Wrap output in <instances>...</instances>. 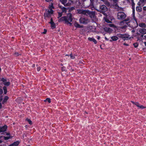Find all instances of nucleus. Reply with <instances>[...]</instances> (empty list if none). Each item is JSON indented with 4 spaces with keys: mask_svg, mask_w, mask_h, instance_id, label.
Masks as SVG:
<instances>
[{
    "mask_svg": "<svg viewBox=\"0 0 146 146\" xmlns=\"http://www.w3.org/2000/svg\"><path fill=\"white\" fill-rule=\"evenodd\" d=\"M8 98L9 97L7 96H5L3 101L2 104H4L5 103H6Z\"/></svg>",
    "mask_w": 146,
    "mask_h": 146,
    "instance_id": "obj_21",
    "label": "nucleus"
},
{
    "mask_svg": "<svg viewBox=\"0 0 146 146\" xmlns=\"http://www.w3.org/2000/svg\"><path fill=\"white\" fill-rule=\"evenodd\" d=\"M88 39L90 41L93 42L95 44H96L97 43V42L96 40L93 38L89 37L88 38Z\"/></svg>",
    "mask_w": 146,
    "mask_h": 146,
    "instance_id": "obj_19",
    "label": "nucleus"
},
{
    "mask_svg": "<svg viewBox=\"0 0 146 146\" xmlns=\"http://www.w3.org/2000/svg\"><path fill=\"white\" fill-rule=\"evenodd\" d=\"M139 32L141 34H146V29L145 28H140L139 29Z\"/></svg>",
    "mask_w": 146,
    "mask_h": 146,
    "instance_id": "obj_9",
    "label": "nucleus"
},
{
    "mask_svg": "<svg viewBox=\"0 0 146 146\" xmlns=\"http://www.w3.org/2000/svg\"><path fill=\"white\" fill-rule=\"evenodd\" d=\"M106 21L108 23H110L111 22V21L109 20H106Z\"/></svg>",
    "mask_w": 146,
    "mask_h": 146,
    "instance_id": "obj_48",
    "label": "nucleus"
},
{
    "mask_svg": "<svg viewBox=\"0 0 146 146\" xmlns=\"http://www.w3.org/2000/svg\"><path fill=\"white\" fill-rule=\"evenodd\" d=\"M100 36H98L97 37V39L98 40H99L100 39Z\"/></svg>",
    "mask_w": 146,
    "mask_h": 146,
    "instance_id": "obj_59",
    "label": "nucleus"
},
{
    "mask_svg": "<svg viewBox=\"0 0 146 146\" xmlns=\"http://www.w3.org/2000/svg\"><path fill=\"white\" fill-rule=\"evenodd\" d=\"M54 22L53 21V19L52 18H51L50 19V21L49 22V23H54Z\"/></svg>",
    "mask_w": 146,
    "mask_h": 146,
    "instance_id": "obj_41",
    "label": "nucleus"
},
{
    "mask_svg": "<svg viewBox=\"0 0 146 146\" xmlns=\"http://www.w3.org/2000/svg\"><path fill=\"white\" fill-rule=\"evenodd\" d=\"M3 84L5 86H9L10 85V82H5L4 83H3Z\"/></svg>",
    "mask_w": 146,
    "mask_h": 146,
    "instance_id": "obj_25",
    "label": "nucleus"
},
{
    "mask_svg": "<svg viewBox=\"0 0 146 146\" xmlns=\"http://www.w3.org/2000/svg\"><path fill=\"white\" fill-rule=\"evenodd\" d=\"M143 35H144L143 34H142L141 35V37H143Z\"/></svg>",
    "mask_w": 146,
    "mask_h": 146,
    "instance_id": "obj_63",
    "label": "nucleus"
},
{
    "mask_svg": "<svg viewBox=\"0 0 146 146\" xmlns=\"http://www.w3.org/2000/svg\"><path fill=\"white\" fill-rule=\"evenodd\" d=\"M118 39V37L116 36H113L111 37V39L110 40V41H116Z\"/></svg>",
    "mask_w": 146,
    "mask_h": 146,
    "instance_id": "obj_13",
    "label": "nucleus"
},
{
    "mask_svg": "<svg viewBox=\"0 0 146 146\" xmlns=\"http://www.w3.org/2000/svg\"><path fill=\"white\" fill-rule=\"evenodd\" d=\"M80 22L84 24H86L90 22V21L87 18L81 17L79 19Z\"/></svg>",
    "mask_w": 146,
    "mask_h": 146,
    "instance_id": "obj_5",
    "label": "nucleus"
},
{
    "mask_svg": "<svg viewBox=\"0 0 146 146\" xmlns=\"http://www.w3.org/2000/svg\"><path fill=\"white\" fill-rule=\"evenodd\" d=\"M72 3L74 4H76L77 3H79V0H68Z\"/></svg>",
    "mask_w": 146,
    "mask_h": 146,
    "instance_id": "obj_17",
    "label": "nucleus"
},
{
    "mask_svg": "<svg viewBox=\"0 0 146 146\" xmlns=\"http://www.w3.org/2000/svg\"><path fill=\"white\" fill-rule=\"evenodd\" d=\"M105 40H108V38H106V37H105Z\"/></svg>",
    "mask_w": 146,
    "mask_h": 146,
    "instance_id": "obj_58",
    "label": "nucleus"
},
{
    "mask_svg": "<svg viewBox=\"0 0 146 146\" xmlns=\"http://www.w3.org/2000/svg\"><path fill=\"white\" fill-rule=\"evenodd\" d=\"M127 27V25H125V26H123V27H121V28L123 29L124 28H126Z\"/></svg>",
    "mask_w": 146,
    "mask_h": 146,
    "instance_id": "obj_51",
    "label": "nucleus"
},
{
    "mask_svg": "<svg viewBox=\"0 0 146 146\" xmlns=\"http://www.w3.org/2000/svg\"><path fill=\"white\" fill-rule=\"evenodd\" d=\"M131 102L133 104L136 105L140 109H143L146 108V106L144 107L142 105H140L139 104L138 102H135L133 101H131Z\"/></svg>",
    "mask_w": 146,
    "mask_h": 146,
    "instance_id": "obj_8",
    "label": "nucleus"
},
{
    "mask_svg": "<svg viewBox=\"0 0 146 146\" xmlns=\"http://www.w3.org/2000/svg\"><path fill=\"white\" fill-rule=\"evenodd\" d=\"M3 100L2 96H0V102H1Z\"/></svg>",
    "mask_w": 146,
    "mask_h": 146,
    "instance_id": "obj_44",
    "label": "nucleus"
},
{
    "mask_svg": "<svg viewBox=\"0 0 146 146\" xmlns=\"http://www.w3.org/2000/svg\"><path fill=\"white\" fill-rule=\"evenodd\" d=\"M133 45L135 47L137 48L138 46V44L136 42L134 43Z\"/></svg>",
    "mask_w": 146,
    "mask_h": 146,
    "instance_id": "obj_34",
    "label": "nucleus"
},
{
    "mask_svg": "<svg viewBox=\"0 0 146 146\" xmlns=\"http://www.w3.org/2000/svg\"><path fill=\"white\" fill-rule=\"evenodd\" d=\"M136 10L137 12H140L142 11V8L139 6H137L136 8Z\"/></svg>",
    "mask_w": 146,
    "mask_h": 146,
    "instance_id": "obj_20",
    "label": "nucleus"
},
{
    "mask_svg": "<svg viewBox=\"0 0 146 146\" xmlns=\"http://www.w3.org/2000/svg\"><path fill=\"white\" fill-rule=\"evenodd\" d=\"M14 54L16 55V56H18L19 55H21V54H19V53L17 52H15L14 53Z\"/></svg>",
    "mask_w": 146,
    "mask_h": 146,
    "instance_id": "obj_37",
    "label": "nucleus"
},
{
    "mask_svg": "<svg viewBox=\"0 0 146 146\" xmlns=\"http://www.w3.org/2000/svg\"><path fill=\"white\" fill-rule=\"evenodd\" d=\"M104 3L107 6L109 7L110 5V3L106 0H105L104 1Z\"/></svg>",
    "mask_w": 146,
    "mask_h": 146,
    "instance_id": "obj_22",
    "label": "nucleus"
},
{
    "mask_svg": "<svg viewBox=\"0 0 146 146\" xmlns=\"http://www.w3.org/2000/svg\"><path fill=\"white\" fill-rule=\"evenodd\" d=\"M27 120L30 124L31 125L32 124V122L30 119H27Z\"/></svg>",
    "mask_w": 146,
    "mask_h": 146,
    "instance_id": "obj_36",
    "label": "nucleus"
},
{
    "mask_svg": "<svg viewBox=\"0 0 146 146\" xmlns=\"http://www.w3.org/2000/svg\"><path fill=\"white\" fill-rule=\"evenodd\" d=\"M74 26L77 28H81L83 27V25H80L78 23L75 22L74 23Z\"/></svg>",
    "mask_w": 146,
    "mask_h": 146,
    "instance_id": "obj_15",
    "label": "nucleus"
},
{
    "mask_svg": "<svg viewBox=\"0 0 146 146\" xmlns=\"http://www.w3.org/2000/svg\"><path fill=\"white\" fill-rule=\"evenodd\" d=\"M139 26L142 28H145L146 27V25L145 24L143 23H141L139 24Z\"/></svg>",
    "mask_w": 146,
    "mask_h": 146,
    "instance_id": "obj_18",
    "label": "nucleus"
},
{
    "mask_svg": "<svg viewBox=\"0 0 146 146\" xmlns=\"http://www.w3.org/2000/svg\"><path fill=\"white\" fill-rule=\"evenodd\" d=\"M1 80L3 81L4 83L7 81V80L6 79L3 78H1Z\"/></svg>",
    "mask_w": 146,
    "mask_h": 146,
    "instance_id": "obj_32",
    "label": "nucleus"
},
{
    "mask_svg": "<svg viewBox=\"0 0 146 146\" xmlns=\"http://www.w3.org/2000/svg\"><path fill=\"white\" fill-rule=\"evenodd\" d=\"M78 12L79 14H88L90 15L92 14V12H91L88 10H83L82 9H79L78 10Z\"/></svg>",
    "mask_w": 146,
    "mask_h": 146,
    "instance_id": "obj_6",
    "label": "nucleus"
},
{
    "mask_svg": "<svg viewBox=\"0 0 146 146\" xmlns=\"http://www.w3.org/2000/svg\"><path fill=\"white\" fill-rule=\"evenodd\" d=\"M47 32V30L46 29H44V31L42 33L43 34H46Z\"/></svg>",
    "mask_w": 146,
    "mask_h": 146,
    "instance_id": "obj_39",
    "label": "nucleus"
},
{
    "mask_svg": "<svg viewBox=\"0 0 146 146\" xmlns=\"http://www.w3.org/2000/svg\"><path fill=\"white\" fill-rule=\"evenodd\" d=\"M19 142L18 141L14 142L13 143L9 145L10 146H17L19 144Z\"/></svg>",
    "mask_w": 146,
    "mask_h": 146,
    "instance_id": "obj_16",
    "label": "nucleus"
},
{
    "mask_svg": "<svg viewBox=\"0 0 146 146\" xmlns=\"http://www.w3.org/2000/svg\"><path fill=\"white\" fill-rule=\"evenodd\" d=\"M90 1L92 5L94 3V0H90Z\"/></svg>",
    "mask_w": 146,
    "mask_h": 146,
    "instance_id": "obj_45",
    "label": "nucleus"
},
{
    "mask_svg": "<svg viewBox=\"0 0 146 146\" xmlns=\"http://www.w3.org/2000/svg\"><path fill=\"white\" fill-rule=\"evenodd\" d=\"M67 0H60V1L62 3L65 5V4L67 2Z\"/></svg>",
    "mask_w": 146,
    "mask_h": 146,
    "instance_id": "obj_30",
    "label": "nucleus"
},
{
    "mask_svg": "<svg viewBox=\"0 0 146 146\" xmlns=\"http://www.w3.org/2000/svg\"><path fill=\"white\" fill-rule=\"evenodd\" d=\"M131 32L132 33H134L135 32V31L134 29L133 30H132L131 31Z\"/></svg>",
    "mask_w": 146,
    "mask_h": 146,
    "instance_id": "obj_55",
    "label": "nucleus"
},
{
    "mask_svg": "<svg viewBox=\"0 0 146 146\" xmlns=\"http://www.w3.org/2000/svg\"><path fill=\"white\" fill-rule=\"evenodd\" d=\"M117 36L118 37L122 38L124 40H129L131 38L129 37L130 35L126 34H117Z\"/></svg>",
    "mask_w": 146,
    "mask_h": 146,
    "instance_id": "obj_3",
    "label": "nucleus"
},
{
    "mask_svg": "<svg viewBox=\"0 0 146 146\" xmlns=\"http://www.w3.org/2000/svg\"><path fill=\"white\" fill-rule=\"evenodd\" d=\"M110 28L105 27L104 28V29L105 31L108 32L110 31Z\"/></svg>",
    "mask_w": 146,
    "mask_h": 146,
    "instance_id": "obj_27",
    "label": "nucleus"
},
{
    "mask_svg": "<svg viewBox=\"0 0 146 146\" xmlns=\"http://www.w3.org/2000/svg\"><path fill=\"white\" fill-rule=\"evenodd\" d=\"M51 14L49 12V10H46L44 13V19H46V18H49L51 17Z\"/></svg>",
    "mask_w": 146,
    "mask_h": 146,
    "instance_id": "obj_7",
    "label": "nucleus"
},
{
    "mask_svg": "<svg viewBox=\"0 0 146 146\" xmlns=\"http://www.w3.org/2000/svg\"><path fill=\"white\" fill-rule=\"evenodd\" d=\"M35 64H33L32 65V67L33 68V67H35Z\"/></svg>",
    "mask_w": 146,
    "mask_h": 146,
    "instance_id": "obj_60",
    "label": "nucleus"
},
{
    "mask_svg": "<svg viewBox=\"0 0 146 146\" xmlns=\"http://www.w3.org/2000/svg\"><path fill=\"white\" fill-rule=\"evenodd\" d=\"M116 7V8H115L116 9H117V11H123V8H122L121 7H119V6L117 5H117L116 6H115Z\"/></svg>",
    "mask_w": 146,
    "mask_h": 146,
    "instance_id": "obj_23",
    "label": "nucleus"
},
{
    "mask_svg": "<svg viewBox=\"0 0 146 146\" xmlns=\"http://www.w3.org/2000/svg\"><path fill=\"white\" fill-rule=\"evenodd\" d=\"M143 10L144 11H146V6L143 7Z\"/></svg>",
    "mask_w": 146,
    "mask_h": 146,
    "instance_id": "obj_50",
    "label": "nucleus"
},
{
    "mask_svg": "<svg viewBox=\"0 0 146 146\" xmlns=\"http://www.w3.org/2000/svg\"><path fill=\"white\" fill-rule=\"evenodd\" d=\"M3 89L4 91V94H6L7 92L6 87L5 86H4L3 87Z\"/></svg>",
    "mask_w": 146,
    "mask_h": 146,
    "instance_id": "obj_26",
    "label": "nucleus"
},
{
    "mask_svg": "<svg viewBox=\"0 0 146 146\" xmlns=\"http://www.w3.org/2000/svg\"><path fill=\"white\" fill-rule=\"evenodd\" d=\"M117 17L118 20H123L126 18L127 15L123 12L120 11L117 13Z\"/></svg>",
    "mask_w": 146,
    "mask_h": 146,
    "instance_id": "obj_2",
    "label": "nucleus"
},
{
    "mask_svg": "<svg viewBox=\"0 0 146 146\" xmlns=\"http://www.w3.org/2000/svg\"><path fill=\"white\" fill-rule=\"evenodd\" d=\"M72 14L70 13H68L66 16L62 17L59 19L58 22H64V24L67 25H69L70 26H72V24L71 22L72 21Z\"/></svg>",
    "mask_w": 146,
    "mask_h": 146,
    "instance_id": "obj_1",
    "label": "nucleus"
},
{
    "mask_svg": "<svg viewBox=\"0 0 146 146\" xmlns=\"http://www.w3.org/2000/svg\"><path fill=\"white\" fill-rule=\"evenodd\" d=\"M123 45H125V46H129V44H127L126 43H124L123 44Z\"/></svg>",
    "mask_w": 146,
    "mask_h": 146,
    "instance_id": "obj_53",
    "label": "nucleus"
},
{
    "mask_svg": "<svg viewBox=\"0 0 146 146\" xmlns=\"http://www.w3.org/2000/svg\"><path fill=\"white\" fill-rule=\"evenodd\" d=\"M74 9V7H72V8H71L70 9H69V10L70 11H72V10H73Z\"/></svg>",
    "mask_w": 146,
    "mask_h": 146,
    "instance_id": "obj_47",
    "label": "nucleus"
},
{
    "mask_svg": "<svg viewBox=\"0 0 146 146\" xmlns=\"http://www.w3.org/2000/svg\"><path fill=\"white\" fill-rule=\"evenodd\" d=\"M62 15V14L60 12L58 13V18H59L60 17H61Z\"/></svg>",
    "mask_w": 146,
    "mask_h": 146,
    "instance_id": "obj_35",
    "label": "nucleus"
},
{
    "mask_svg": "<svg viewBox=\"0 0 146 146\" xmlns=\"http://www.w3.org/2000/svg\"><path fill=\"white\" fill-rule=\"evenodd\" d=\"M135 20L136 23H137V27L138 25V23H137V20L136 19H135Z\"/></svg>",
    "mask_w": 146,
    "mask_h": 146,
    "instance_id": "obj_49",
    "label": "nucleus"
},
{
    "mask_svg": "<svg viewBox=\"0 0 146 146\" xmlns=\"http://www.w3.org/2000/svg\"><path fill=\"white\" fill-rule=\"evenodd\" d=\"M6 133V135H10V133Z\"/></svg>",
    "mask_w": 146,
    "mask_h": 146,
    "instance_id": "obj_52",
    "label": "nucleus"
},
{
    "mask_svg": "<svg viewBox=\"0 0 146 146\" xmlns=\"http://www.w3.org/2000/svg\"><path fill=\"white\" fill-rule=\"evenodd\" d=\"M113 1L116 4L115 6L117 5L118 2V0H113Z\"/></svg>",
    "mask_w": 146,
    "mask_h": 146,
    "instance_id": "obj_33",
    "label": "nucleus"
},
{
    "mask_svg": "<svg viewBox=\"0 0 146 146\" xmlns=\"http://www.w3.org/2000/svg\"><path fill=\"white\" fill-rule=\"evenodd\" d=\"M146 3V0H140L138 4L139 6H143Z\"/></svg>",
    "mask_w": 146,
    "mask_h": 146,
    "instance_id": "obj_10",
    "label": "nucleus"
},
{
    "mask_svg": "<svg viewBox=\"0 0 146 146\" xmlns=\"http://www.w3.org/2000/svg\"><path fill=\"white\" fill-rule=\"evenodd\" d=\"M144 38H145V39H146V35H145V36H144Z\"/></svg>",
    "mask_w": 146,
    "mask_h": 146,
    "instance_id": "obj_64",
    "label": "nucleus"
},
{
    "mask_svg": "<svg viewBox=\"0 0 146 146\" xmlns=\"http://www.w3.org/2000/svg\"><path fill=\"white\" fill-rule=\"evenodd\" d=\"M132 7L133 8V7H134L135 4L134 3V2H132Z\"/></svg>",
    "mask_w": 146,
    "mask_h": 146,
    "instance_id": "obj_46",
    "label": "nucleus"
},
{
    "mask_svg": "<svg viewBox=\"0 0 146 146\" xmlns=\"http://www.w3.org/2000/svg\"><path fill=\"white\" fill-rule=\"evenodd\" d=\"M3 142L1 140H0V144L1 143Z\"/></svg>",
    "mask_w": 146,
    "mask_h": 146,
    "instance_id": "obj_61",
    "label": "nucleus"
},
{
    "mask_svg": "<svg viewBox=\"0 0 146 146\" xmlns=\"http://www.w3.org/2000/svg\"><path fill=\"white\" fill-rule=\"evenodd\" d=\"M97 10L99 11L100 13L104 14L105 12L107 11L108 8L105 5H102L100 6L99 10Z\"/></svg>",
    "mask_w": 146,
    "mask_h": 146,
    "instance_id": "obj_4",
    "label": "nucleus"
},
{
    "mask_svg": "<svg viewBox=\"0 0 146 146\" xmlns=\"http://www.w3.org/2000/svg\"><path fill=\"white\" fill-rule=\"evenodd\" d=\"M7 127L6 125H5L2 127H0V133L4 132L6 131Z\"/></svg>",
    "mask_w": 146,
    "mask_h": 146,
    "instance_id": "obj_11",
    "label": "nucleus"
},
{
    "mask_svg": "<svg viewBox=\"0 0 146 146\" xmlns=\"http://www.w3.org/2000/svg\"><path fill=\"white\" fill-rule=\"evenodd\" d=\"M65 67H64V66H63V67H62L61 70H62V71H64L65 70Z\"/></svg>",
    "mask_w": 146,
    "mask_h": 146,
    "instance_id": "obj_43",
    "label": "nucleus"
},
{
    "mask_svg": "<svg viewBox=\"0 0 146 146\" xmlns=\"http://www.w3.org/2000/svg\"><path fill=\"white\" fill-rule=\"evenodd\" d=\"M47 2H50L51 0H45Z\"/></svg>",
    "mask_w": 146,
    "mask_h": 146,
    "instance_id": "obj_56",
    "label": "nucleus"
},
{
    "mask_svg": "<svg viewBox=\"0 0 146 146\" xmlns=\"http://www.w3.org/2000/svg\"><path fill=\"white\" fill-rule=\"evenodd\" d=\"M70 58L71 59H74V58H75V55H73L72 53H71L70 54Z\"/></svg>",
    "mask_w": 146,
    "mask_h": 146,
    "instance_id": "obj_31",
    "label": "nucleus"
},
{
    "mask_svg": "<svg viewBox=\"0 0 146 146\" xmlns=\"http://www.w3.org/2000/svg\"><path fill=\"white\" fill-rule=\"evenodd\" d=\"M50 24L51 25V27L52 29H53L56 28V25L54 22Z\"/></svg>",
    "mask_w": 146,
    "mask_h": 146,
    "instance_id": "obj_24",
    "label": "nucleus"
},
{
    "mask_svg": "<svg viewBox=\"0 0 146 146\" xmlns=\"http://www.w3.org/2000/svg\"><path fill=\"white\" fill-rule=\"evenodd\" d=\"M49 12L51 14H52L53 13V11L52 9H50V11L49 10Z\"/></svg>",
    "mask_w": 146,
    "mask_h": 146,
    "instance_id": "obj_38",
    "label": "nucleus"
},
{
    "mask_svg": "<svg viewBox=\"0 0 146 146\" xmlns=\"http://www.w3.org/2000/svg\"><path fill=\"white\" fill-rule=\"evenodd\" d=\"M144 44H145V45L146 46V42H144Z\"/></svg>",
    "mask_w": 146,
    "mask_h": 146,
    "instance_id": "obj_62",
    "label": "nucleus"
},
{
    "mask_svg": "<svg viewBox=\"0 0 146 146\" xmlns=\"http://www.w3.org/2000/svg\"><path fill=\"white\" fill-rule=\"evenodd\" d=\"M12 136L11 137L10 136H7V137L4 136V139L5 140H8V139H9L10 138H12Z\"/></svg>",
    "mask_w": 146,
    "mask_h": 146,
    "instance_id": "obj_28",
    "label": "nucleus"
},
{
    "mask_svg": "<svg viewBox=\"0 0 146 146\" xmlns=\"http://www.w3.org/2000/svg\"><path fill=\"white\" fill-rule=\"evenodd\" d=\"M44 102H46L47 101L49 103H50L51 102L50 99V98H47L46 100H44Z\"/></svg>",
    "mask_w": 146,
    "mask_h": 146,
    "instance_id": "obj_29",
    "label": "nucleus"
},
{
    "mask_svg": "<svg viewBox=\"0 0 146 146\" xmlns=\"http://www.w3.org/2000/svg\"><path fill=\"white\" fill-rule=\"evenodd\" d=\"M3 90L0 89V95H1L3 93Z\"/></svg>",
    "mask_w": 146,
    "mask_h": 146,
    "instance_id": "obj_40",
    "label": "nucleus"
},
{
    "mask_svg": "<svg viewBox=\"0 0 146 146\" xmlns=\"http://www.w3.org/2000/svg\"><path fill=\"white\" fill-rule=\"evenodd\" d=\"M40 67L39 66L37 68V70L38 71H39L40 70Z\"/></svg>",
    "mask_w": 146,
    "mask_h": 146,
    "instance_id": "obj_42",
    "label": "nucleus"
},
{
    "mask_svg": "<svg viewBox=\"0 0 146 146\" xmlns=\"http://www.w3.org/2000/svg\"><path fill=\"white\" fill-rule=\"evenodd\" d=\"M58 6L59 8H60L61 9L62 12H66V8H65L64 7L60 5H59Z\"/></svg>",
    "mask_w": 146,
    "mask_h": 146,
    "instance_id": "obj_14",
    "label": "nucleus"
},
{
    "mask_svg": "<svg viewBox=\"0 0 146 146\" xmlns=\"http://www.w3.org/2000/svg\"><path fill=\"white\" fill-rule=\"evenodd\" d=\"M130 21V17H128L126 19L125 18L124 20H123L122 22L123 23L124 22H126L125 23L127 25H128V23H129Z\"/></svg>",
    "mask_w": 146,
    "mask_h": 146,
    "instance_id": "obj_12",
    "label": "nucleus"
},
{
    "mask_svg": "<svg viewBox=\"0 0 146 146\" xmlns=\"http://www.w3.org/2000/svg\"><path fill=\"white\" fill-rule=\"evenodd\" d=\"M2 107V106L1 104V103H0V109H1Z\"/></svg>",
    "mask_w": 146,
    "mask_h": 146,
    "instance_id": "obj_54",
    "label": "nucleus"
},
{
    "mask_svg": "<svg viewBox=\"0 0 146 146\" xmlns=\"http://www.w3.org/2000/svg\"><path fill=\"white\" fill-rule=\"evenodd\" d=\"M50 7L51 8V9H52V8L54 9V7L52 5H51Z\"/></svg>",
    "mask_w": 146,
    "mask_h": 146,
    "instance_id": "obj_57",
    "label": "nucleus"
}]
</instances>
